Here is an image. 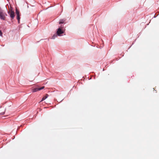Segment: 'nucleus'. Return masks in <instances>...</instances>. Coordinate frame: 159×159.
Segmentation results:
<instances>
[{"mask_svg": "<svg viewBox=\"0 0 159 159\" xmlns=\"http://www.w3.org/2000/svg\"><path fill=\"white\" fill-rule=\"evenodd\" d=\"M6 14L3 12L2 10L0 11V18L3 20H4L5 18Z\"/></svg>", "mask_w": 159, "mask_h": 159, "instance_id": "f257e3e1", "label": "nucleus"}, {"mask_svg": "<svg viewBox=\"0 0 159 159\" xmlns=\"http://www.w3.org/2000/svg\"><path fill=\"white\" fill-rule=\"evenodd\" d=\"M63 28V26L62 27L61 26L58 29L57 32V34L58 35L60 36L61 34L63 33V31H62L61 29Z\"/></svg>", "mask_w": 159, "mask_h": 159, "instance_id": "f03ea898", "label": "nucleus"}, {"mask_svg": "<svg viewBox=\"0 0 159 159\" xmlns=\"http://www.w3.org/2000/svg\"><path fill=\"white\" fill-rule=\"evenodd\" d=\"M16 16H16L17 19L18 20V23H19L20 21V12H19V11L17 9H16Z\"/></svg>", "mask_w": 159, "mask_h": 159, "instance_id": "7ed1b4c3", "label": "nucleus"}, {"mask_svg": "<svg viewBox=\"0 0 159 159\" xmlns=\"http://www.w3.org/2000/svg\"><path fill=\"white\" fill-rule=\"evenodd\" d=\"M9 13H10V17L12 19H13L15 17V14L14 11H12L11 9L9 11Z\"/></svg>", "mask_w": 159, "mask_h": 159, "instance_id": "20e7f679", "label": "nucleus"}, {"mask_svg": "<svg viewBox=\"0 0 159 159\" xmlns=\"http://www.w3.org/2000/svg\"><path fill=\"white\" fill-rule=\"evenodd\" d=\"M44 88V86H43L41 88H34L32 89V91L33 92H35L37 91L40 90L41 89H43Z\"/></svg>", "mask_w": 159, "mask_h": 159, "instance_id": "39448f33", "label": "nucleus"}, {"mask_svg": "<svg viewBox=\"0 0 159 159\" xmlns=\"http://www.w3.org/2000/svg\"><path fill=\"white\" fill-rule=\"evenodd\" d=\"M65 21V20H61L60 21L59 23L60 24L64 23Z\"/></svg>", "mask_w": 159, "mask_h": 159, "instance_id": "423d86ee", "label": "nucleus"}, {"mask_svg": "<svg viewBox=\"0 0 159 159\" xmlns=\"http://www.w3.org/2000/svg\"><path fill=\"white\" fill-rule=\"evenodd\" d=\"M48 94H45V95L43 97V98L44 99H45L46 98H47L48 97Z\"/></svg>", "mask_w": 159, "mask_h": 159, "instance_id": "0eeeda50", "label": "nucleus"}, {"mask_svg": "<svg viewBox=\"0 0 159 159\" xmlns=\"http://www.w3.org/2000/svg\"><path fill=\"white\" fill-rule=\"evenodd\" d=\"M57 34H54L52 37V39H54L57 36Z\"/></svg>", "mask_w": 159, "mask_h": 159, "instance_id": "6e6552de", "label": "nucleus"}, {"mask_svg": "<svg viewBox=\"0 0 159 159\" xmlns=\"http://www.w3.org/2000/svg\"><path fill=\"white\" fill-rule=\"evenodd\" d=\"M2 31H1V30H0V36H2Z\"/></svg>", "mask_w": 159, "mask_h": 159, "instance_id": "1a4fd4ad", "label": "nucleus"}, {"mask_svg": "<svg viewBox=\"0 0 159 159\" xmlns=\"http://www.w3.org/2000/svg\"><path fill=\"white\" fill-rule=\"evenodd\" d=\"M45 100V99H44L43 98H42V100L40 101V102H41L43 101V100Z\"/></svg>", "mask_w": 159, "mask_h": 159, "instance_id": "9d476101", "label": "nucleus"}, {"mask_svg": "<svg viewBox=\"0 0 159 159\" xmlns=\"http://www.w3.org/2000/svg\"><path fill=\"white\" fill-rule=\"evenodd\" d=\"M45 100V99H44L43 98H42V100L40 101V102H41L43 101V100Z\"/></svg>", "mask_w": 159, "mask_h": 159, "instance_id": "9b49d317", "label": "nucleus"}, {"mask_svg": "<svg viewBox=\"0 0 159 159\" xmlns=\"http://www.w3.org/2000/svg\"><path fill=\"white\" fill-rule=\"evenodd\" d=\"M1 115H4V112H2L1 113Z\"/></svg>", "mask_w": 159, "mask_h": 159, "instance_id": "f8f14e48", "label": "nucleus"}]
</instances>
